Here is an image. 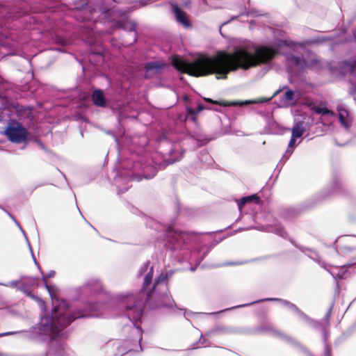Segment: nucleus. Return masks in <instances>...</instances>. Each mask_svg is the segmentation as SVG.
Instances as JSON below:
<instances>
[{"label":"nucleus","instance_id":"22","mask_svg":"<svg viewBox=\"0 0 356 356\" xmlns=\"http://www.w3.org/2000/svg\"><path fill=\"white\" fill-rule=\"evenodd\" d=\"M204 109V106L202 104H199L197 107V108L195 109V112L199 113L200 112H201Z\"/></svg>","mask_w":356,"mask_h":356},{"label":"nucleus","instance_id":"5","mask_svg":"<svg viewBox=\"0 0 356 356\" xmlns=\"http://www.w3.org/2000/svg\"><path fill=\"white\" fill-rule=\"evenodd\" d=\"M172 10L175 14L176 20L181 24L185 27L191 26V23L186 15V13L177 6V5L172 6Z\"/></svg>","mask_w":356,"mask_h":356},{"label":"nucleus","instance_id":"9","mask_svg":"<svg viewBox=\"0 0 356 356\" xmlns=\"http://www.w3.org/2000/svg\"><path fill=\"white\" fill-rule=\"evenodd\" d=\"M260 197L257 195L254 194L250 196L243 197L241 199L240 202L238 203V208L241 209L245 204L248 202H254L257 204L259 203Z\"/></svg>","mask_w":356,"mask_h":356},{"label":"nucleus","instance_id":"7","mask_svg":"<svg viewBox=\"0 0 356 356\" xmlns=\"http://www.w3.org/2000/svg\"><path fill=\"white\" fill-rule=\"evenodd\" d=\"M165 63L160 61H152L145 63L144 69L147 72L154 71L155 73L159 72L164 67Z\"/></svg>","mask_w":356,"mask_h":356},{"label":"nucleus","instance_id":"1","mask_svg":"<svg viewBox=\"0 0 356 356\" xmlns=\"http://www.w3.org/2000/svg\"><path fill=\"white\" fill-rule=\"evenodd\" d=\"M279 53L280 50L277 47L258 45L254 47L253 54L246 48L239 47L232 53L220 51L214 56L202 55L193 62H187L175 56L172 64L178 71L192 76H206L216 74L226 79L229 72L238 69L247 70L251 67L268 64Z\"/></svg>","mask_w":356,"mask_h":356},{"label":"nucleus","instance_id":"3","mask_svg":"<svg viewBox=\"0 0 356 356\" xmlns=\"http://www.w3.org/2000/svg\"><path fill=\"white\" fill-rule=\"evenodd\" d=\"M146 295L143 291H141L137 294L127 296L124 300L127 317L134 323L140 321L145 307V300L144 299Z\"/></svg>","mask_w":356,"mask_h":356},{"label":"nucleus","instance_id":"29","mask_svg":"<svg viewBox=\"0 0 356 356\" xmlns=\"http://www.w3.org/2000/svg\"><path fill=\"white\" fill-rule=\"evenodd\" d=\"M7 334H8L7 333H2V334H0V337L6 336Z\"/></svg>","mask_w":356,"mask_h":356},{"label":"nucleus","instance_id":"16","mask_svg":"<svg viewBox=\"0 0 356 356\" xmlns=\"http://www.w3.org/2000/svg\"><path fill=\"white\" fill-rule=\"evenodd\" d=\"M289 62L294 64L296 66H298L301 62V58L295 55H290L287 57Z\"/></svg>","mask_w":356,"mask_h":356},{"label":"nucleus","instance_id":"8","mask_svg":"<svg viewBox=\"0 0 356 356\" xmlns=\"http://www.w3.org/2000/svg\"><path fill=\"white\" fill-rule=\"evenodd\" d=\"M303 121L296 122L292 128V136L293 138H300L305 132V127Z\"/></svg>","mask_w":356,"mask_h":356},{"label":"nucleus","instance_id":"23","mask_svg":"<svg viewBox=\"0 0 356 356\" xmlns=\"http://www.w3.org/2000/svg\"><path fill=\"white\" fill-rule=\"evenodd\" d=\"M297 138H293V136L291 135V138L289 140V147H293V145H295V143H296V139Z\"/></svg>","mask_w":356,"mask_h":356},{"label":"nucleus","instance_id":"12","mask_svg":"<svg viewBox=\"0 0 356 356\" xmlns=\"http://www.w3.org/2000/svg\"><path fill=\"white\" fill-rule=\"evenodd\" d=\"M295 97V92L292 90H286L284 94L281 97L280 102L284 104L288 105L292 101H293Z\"/></svg>","mask_w":356,"mask_h":356},{"label":"nucleus","instance_id":"17","mask_svg":"<svg viewBox=\"0 0 356 356\" xmlns=\"http://www.w3.org/2000/svg\"><path fill=\"white\" fill-rule=\"evenodd\" d=\"M24 293L26 294V296L29 297L30 298L35 301L42 302L41 298L35 296L31 291H25Z\"/></svg>","mask_w":356,"mask_h":356},{"label":"nucleus","instance_id":"11","mask_svg":"<svg viewBox=\"0 0 356 356\" xmlns=\"http://www.w3.org/2000/svg\"><path fill=\"white\" fill-rule=\"evenodd\" d=\"M204 100L208 103L219 105L220 106H224V107L238 105V103L235 102H228V101H225V100H213V99H212L211 98H208V97H204Z\"/></svg>","mask_w":356,"mask_h":356},{"label":"nucleus","instance_id":"26","mask_svg":"<svg viewBox=\"0 0 356 356\" xmlns=\"http://www.w3.org/2000/svg\"><path fill=\"white\" fill-rule=\"evenodd\" d=\"M55 273L54 272H51L49 273H48L47 276L46 277L47 278V277H51L54 275Z\"/></svg>","mask_w":356,"mask_h":356},{"label":"nucleus","instance_id":"18","mask_svg":"<svg viewBox=\"0 0 356 356\" xmlns=\"http://www.w3.org/2000/svg\"><path fill=\"white\" fill-rule=\"evenodd\" d=\"M166 279L167 275L161 274V275L155 280L154 286L155 287L156 285L159 284L161 282H163Z\"/></svg>","mask_w":356,"mask_h":356},{"label":"nucleus","instance_id":"27","mask_svg":"<svg viewBox=\"0 0 356 356\" xmlns=\"http://www.w3.org/2000/svg\"><path fill=\"white\" fill-rule=\"evenodd\" d=\"M167 162H168V165L172 164L173 163L175 162V160L169 159V160H168Z\"/></svg>","mask_w":356,"mask_h":356},{"label":"nucleus","instance_id":"10","mask_svg":"<svg viewBox=\"0 0 356 356\" xmlns=\"http://www.w3.org/2000/svg\"><path fill=\"white\" fill-rule=\"evenodd\" d=\"M310 109L317 114L334 115V112L329 110L327 107H321L316 106L314 103L309 105Z\"/></svg>","mask_w":356,"mask_h":356},{"label":"nucleus","instance_id":"2","mask_svg":"<svg viewBox=\"0 0 356 356\" xmlns=\"http://www.w3.org/2000/svg\"><path fill=\"white\" fill-rule=\"evenodd\" d=\"M68 305L65 300H61L58 305L54 307L51 313L50 327L52 333L58 334L76 318L88 316V315L80 311L71 315H67L65 311Z\"/></svg>","mask_w":356,"mask_h":356},{"label":"nucleus","instance_id":"21","mask_svg":"<svg viewBox=\"0 0 356 356\" xmlns=\"http://www.w3.org/2000/svg\"><path fill=\"white\" fill-rule=\"evenodd\" d=\"M331 353H332L331 348L328 345H326V346H325V355L326 356H331Z\"/></svg>","mask_w":356,"mask_h":356},{"label":"nucleus","instance_id":"25","mask_svg":"<svg viewBox=\"0 0 356 356\" xmlns=\"http://www.w3.org/2000/svg\"><path fill=\"white\" fill-rule=\"evenodd\" d=\"M339 120H340L341 122H342V123L345 122L344 117L342 115L341 113L339 114Z\"/></svg>","mask_w":356,"mask_h":356},{"label":"nucleus","instance_id":"6","mask_svg":"<svg viewBox=\"0 0 356 356\" xmlns=\"http://www.w3.org/2000/svg\"><path fill=\"white\" fill-rule=\"evenodd\" d=\"M93 104L99 107L105 108L107 106V101L104 92L100 89L95 90L91 95Z\"/></svg>","mask_w":356,"mask_h":356},{"label":"nucleus","instance_id":"24","mask_svg":"<svg viewBox=\"0 0 356 356\" xmlns=\"http://www.w3.org/2000/svg\"><path fill=\"white\" fill-rule=\"evenodd\" d=\"M274 300L273 298H265V299H263V300H260L256 301V302H261V301H271V300ZM254 303H255V302Z\"/></svg>","mask_w":356,"mask_h":356},{"label":"nucleus","instance_id":"13","mask_svg":"<svg viewBox=\"0 0 356 356\" xmlns=\"http://www.w3.org/2000/svg\"><path fill=\"white\" fill-rule=\"evenodd\" d=\"M127 23L122 20H118L116 22V26L118 28L122 29L124 30L128 29L130 32H132V31L136 32V24L135 22H129V27H127Z\"/></svg>","mask_w":356,"mask_h":356},{"label":"nucleus","instance_id":"28","mask_svg":"<svg viewBox=\"0 0 356 356\" xmlns=\"http://www.w3.org/2000/svg\"><path fill=\"white\" fill-rule=\"evenodd\" d=\"M280 92V90H277V91L274 93V95H273V96H276V95H277Z\"/></svg>","mask_w":356,"mask_h":356},{"label":"nucleus","instance_id":"20","mask_svg":"<svg viewBox=\"0 0 356 356\" xmlns=\"http://www.w3.org/2000/svg\"><path fill=\"white\" fill-rule=\"evenodd\" d=\"M42 280L44 282L45 288L49 291V293L51 294V286L49 285H48V284L47 283V277L45 276H43Z\"/></svg>","mask_w":356,"mask_h":356},{"label":"nucleus","instance_id":"30","mask_svg":"<svg viewBox=\"0 0 356 356\" xmlns=\"http://www.w3.org/2000/svg\"><path fill=\"white\" fill-rule=\"evenodd\" d=\"M330 310L329 311V312L327 313V316H330Z\"/></svg>","mask_w":356,"mask_h":356},{"label":"nucleus","instance_id":"15","mask_svg":"<svg viewBox=\"0 0 356 356\" xmlns=\"http://www.w3.org/2000/svg\"><path fill=\"white\" fill-rule=\"evenodd\" d=\"M153 276V267L151 268L150 271L145 275L143 282V288L148 286L152 280Z\"/></svg>","mask_w":356,"mask_h":356},{"label":"nucleus","instance_id":"4","mask_svg":"<svg viewBox=\"0 0 356 356\" xmlns=\"http://www.w3.org/2000/svg\"><path fill=\"white\" fill-rule=\"evenodd\" d=\"M5 134L10 142L20 144L26 140L28 132L22 125L17 123L16 126L8 127Z\"/></svg>","mask_w":356,"mask_h":356},{"label":"nucleus","instance_id":"19","mask_svg":"<svg viewBox=\"0 0 356 356\" xmlns=\"http://www.w3.org/2000/svg\"><path fill=\"white\" fill-rule=\"evenodd\" d=\"M156 170L153 168V172L151 175H145L144 177L147 179L153 178L156 175Z\"/></svg>","mask_w":356,"mask_h":356},{"label":"nucleus","instance_id":"14","mask_svg":"<svg viewBox=\"0 0 356 356\" xmlns=\"http://www.w3.org/2000/svg\"><path fill=\"white\" fill-rule=\"evenodd\" d=\"M186 120L188 119V120H191L192 122H193L195 124H197L198 113L197 112H195V109H193L189 106H186Z\"/></svg>","mask_w":356,"mask_h":356}]
</instances>
